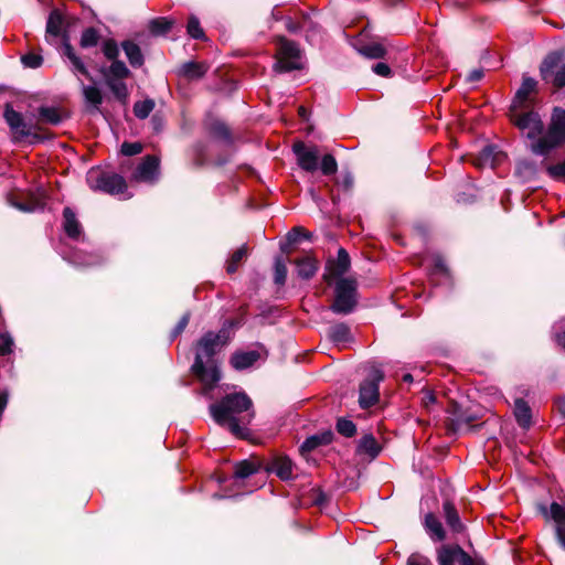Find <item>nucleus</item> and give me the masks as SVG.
<instances>
[{"instance_id":"obj_23","label":"nucleus","mask_w":565,"mask_h":565,"mask_svg":"<svg viewBox=\"0 0 565 565\" xmlns=\"http://www.w3.org/2000/svg\"><path fill=\"white\" fill-rule=\"evenodd\" d=\"M63 228L66 235L73 239L79 238L82 234V225L71 207H65L63 211Z\"/></svg>"},{"instance_id":"obj_41","label":"nucleus","mask_w":565,"mask_h":565,"mask_svg":"<svg viewBox=\"0 0 565 565\" xmlns=\"http://www.w3.org/2000/svg\"><path fill=\"white\" fill-rule=\"evenodd\" d=\"M154 108V102L152 99H145L137 102L134 105V114L139 119L147 118Z\"/></svg>"},{"instance_id":"obj_57","label":"nucleus","mask_w":565,"mask_h":565,"mask_svg":"<svg viewBox=\"0 0 565 565\" xmlns=\"http://www.w3.org/2000/svg\"><path fill=\"white\" fill-rule=\"evenodd\" d=\"M300 236H306L305 232L300 227H295L289 232L288 239L289 242L295 243Z\"/></svg>"},{"instance_id":"obj_55","label":"nucleus","mask_w":565,"mask_h":565,"mask_svg":"<svg viewBox=\"0 0 565 565\" xmlns=\"http://www.w3.org/2000/svg\"><path fill=\"white\" fill-rule=\"evenodd\" d=\"M372 70L376 75L383 76V77H388L392 73L390 66L383 62L376 63L372 67Z\"/></svg>"},{"instance_id":"obj_29","label":"nucleus","mask_w":565,"mask_h":565,"mask_svg":"<svg viewBox=\"0 0 565 565\" xmlns=\"http://www.w3.org/2000/svg\"><path fill=\"white\" fill-rule=\"evenodd\" d=\"M333 434L331 431H324L321 434L312 435L308 437L302 445L300 446V451L302 454L310 452L311 450L318 448L321 445H328L332 441Z\"/></svg>"},{"instance_id":"obj_1","label":"nucleus","mask_w":565,"mask_h":565,"mask_svg":"<svg viewBox=\"0 0 565 565\" xmlns=\"http://www.w3.org/2000/svg\"><path fill=\"white\" fill-rule=\"evenodd\" d=\"M213 419L227 428L234 436L245 438L254 417L252 399L245 393L227 394L210 406Z\"/></svg>"},{"instance_id":"obj_63","label":"nucleus","mask_w":565,"mask_h":565,"mask_svg":"<svg viewBox=\"0 0 565 565\" xmlns=\"http://www.w3.org/2000/svg\"><path fill=\"white\" fill-rule=\"evenodd\" d=\"M300 26L298 24H294L291 23L290 21H288L287 23V29L290 31V32H296Z\"/></svg>"},{"instance_id":"obj_39","label":"nucleus","mask_w":565,"mask_h":565,"mask_svg":"<svg viewBox=\"0 0 565 565\" xmlns=\"http://www.w3.org/2000/svg\"><path fill=\"white\" fill-rule=\"evenodd\" d=\"M99 33L94 28H87L82 32L79 44L83 49L96 46L99 41Z\"/></svg>"},{"instance_id":"obj_25","label":"nucleus","mask_w":565,"mask_h":565,"mask_svg":"<svg viewBox=\"0 0 565 565\" xmlns=\"http://www.w3.org/2000/svg\"><path fill=\"white\" fill-rule=\"evenodd\" d=\"M504 154L499 151L493 146H487L484 147L478 157V166L480 167H490L491 169H494L497 164H499Z\"/></svg>"},{"instance_id":"obj_48","label":"nucleus","mask_w":565,"mask_h":565,"mask_svg":"<svg viewBox=\"0 0 565 565\" xmlns=\"http://www.w3.org/2000/svg\"><path fill=\"white\" fill-rule=\"evenodd\" d=\"M337 430L345 437H352L356 431V427L353 422L342 418L337 423Z\"/></svg>"},{"instance_id":"obj_21","label":"nucleus","mask_w":565,"mask_h":565,"mask_svg":"<svg viewBox=\"0 0 565 565\" xmlns=\"http://www.w3.org/2000/svg\"><path fill=\"white\" fill-rule=\"evenodd\" d=\"M105 82L122 81L130 76V71L122 61H111L109 67L100 68Z\"/></svg>"},{"instance_id":"obj_9","label":"nucleus","mask_w":565,"mask_h":565,"mask_svg":"<svg viewBox=\"0 0 565 565\" xmlns=\"http://www.w3.org/2000/svg\"><path fill=\"white\" fill-rule=\"evenodd\" d=\"M228 342L227 331L222 329L220 332H206L196 344L195 356L201 355V361L210 359Z\"/></svg>"},{"instance_id":"obj_60","label":"nucleus","mask_w":565,"mask_h":565,"mask_svg":"<svg viewBox=\"0 0 565 565\" xmlns=\"http://www.w3.org/2000/svg\"><path fill=\"white\" fill-rule=\"evenodd\" d=\"M556 407L562 416L565 418V397H561L556 401Z\"/></svg>"},{"instance_id":"obj_27","label":"nucleus","mask_w":565,"mask_h":565,"mask_svg":"<svg viewBox=\"0 0 565 565\" xmlns=\"http://www.w3.org/2000/svg\"><path fill=\"white\" fill-rule=\"evenodd\" d=\"M355 50L367 58H383L386 54V49L382 43L379 42H370L362 43L358 42L355 45Z\"/></svg>"},{"instance_id":"obj_26","label":"nucleus","mask_w":565,"mask_h":565,"mask_svg":"<svg viewBox=\"0 0 565 565\" xmlns=\"http://www.w3.org/2000/svg\"><path fill=\"white\" fill-rule=\"evenodd\" d=\"M515 419L518 424L524 428L529 429L532 425V411L529 404L522 399L518 398L514 403V409H513Z\"/></svg>"},{"instance_id":"obj_16","label":"nucleus","mask_w":565,"mask_h":565,"mask_svg":"<svg viewBox=\"0 0 565 565\" xmlns=\"http://www.w3.org/2000/svg\"><path fill=\"white\" fill-rule=\"evenodd\" d=\"M262 355H267L263 345H259V350L236 351L232 354L230 363L235 370L242 371L253 366Z\"/></svg>"},{"instance_id":"obj_31","label":"nucleus","mask_w":565,"mask_h":565,"mask_svg":"<svg viewBox=\"0 0 565 565\" xmlns=\"http://www.w3.org/2000/svg\"><path fill=\"white\" fill-rule=\"evenodd\" d=\"M121 47L132 67H140L143 64V55L138 44L132 41H124Z\"/></svg>"},{"instance_id":"obj_61","label":"nucleus","mask_w":565,"mask_h":565,"mask_svg":"<svg viewBox=\"0 0 565 565\" xmlns=\"http://www.w3.org/2000/svg\"><path fill=\"white\" fill-rule=\"evenodd\" d=\"M352 185H353V178H352V175L351 174L344 175V178H343V186L345 189H351Z\"/></svg>"},{"instance_id":"obj_44","label":"nucleus","mask_w":565,"mask_h":565,"mask_svg":"<svg viewBox=\"0 0 565 565\" xmlns=\"http://www.w3.org/2000/svg\"><path fill=\"white\" fill-rule=\"evenodd\" d=\"M188 34L195 40H203L205 33L200 25V21L195 17H190L186 25Z\"/></svg>"},{"instance_id":"obj_14","label":"nucleus","mask_w":565,"mask_h":565,"mask_svg":"<svg viewBox=\"0 0 565 565\" xmlns=\"http://www.w3.org/2000/svg\"><path fill=\"white\" fill-rule=\"evenodd\" d=\"M192 371L209 388H212L221 380L220 369L214 361H207L205 364L204 361H201V355L195 356Z\"/></svg>"},{"instance_id":"obj_50","label":"nucleus","mask_w":565,"mask_h":565,"mask_svg":"<svg viewBox=\"0 0 565 565\" xmlns=\"http://www.w3.org/2000/svg\"><path fill=\"white\" fill-rule=\"evenodd\" d=\"M548 175L554 180H565V160L546 167Z\"/></svg>"},{"instance_id":"obj_28","label":"nucleus","mask_w":565,"mask_h":565,"mask_svg":"<svg viewBox=\"0 0 565 565\" xmlns=\"http://www.w3.org/2000/svg\"><path fill=\"white\" fill-rule=\"evenodd\" d=\"M329 339L337 345L345 347L352 341L350 328L344 323H338L329 329Z\"/></svg>"},{"instance_id":"obj_53","label":"nucleus","mask_w":565,"mask_h":565,"mask_svg":"<svg viewBox=\"0 0 565 565\" xmlns=\"http://www.w3.org/2000/svg\"><path fill=\"white\" fill-rule=\"evenodd\" d=\"M13 341L8 334H0V354L7 355L12 351Z\"/></svg>"},{"instance_id":"obj_56","label":"nucleus","mask_w":565,"mask_h":565,"mask_svg":"<svg viewBox=\"0 0 565 565\" xmlns=\"http://www.w3.org/2000/svg\"><path fill=\"white\" fill-rule=\"evenodd\" d=\"M429 561L419 554H412L408 557L407 565H428Z\"/></svg>"},{"instance_id":"obj_35","label":"nucleus","mask_w":565,"mask_h":565,"mask_svg":"<svg viewBox=\"0 0 565 565\" xmlns=\"http://www.w3.org/2000/svg\"><path fill=\"white\" fill-rule=\"evenodd\" d=\"M259 465L254 461L244 460L235 465L234 476L237 479H245L256 473Z\"/></svg>"},{"instance_id":"obj_32","label":"nucleus","mask_w":565,"mask_h":565,"mask_svg":"<svg viewBox=\"0 0 565 565\" xmlns=\"http://www.w3.org/2000/svg\"><path fill=\"white\" fill-rule=\"evenodd\" d=\"M443 509H444L445 519H446L448 526L456 533L461 532L463 529V525L460 521L459 514H458L455 505L450 501H445Z\"/></svg>"},{"instance_id":"obj_45","label":"nucleus","mask_w":565,"mask_h":565,"mask_svg":"<svg viewBox=\"0 0 565 565\" xmlns=\"http://www.w3.org/2000/svg\"><path fill=\"white\" fill-rule=\"evenodd\" d=\"M287 277V267L282 258L278 257L275 260L274 280L277 285H284Z\"/></svg>"},{"instance_id":"obj_30","label":"nucleus","mask_w":565,"mask_h":565,"mask_svg":"<svg viewBox=\"0 0 565 565\" xmlns=\"http://www.w3.org/2000/svg\"><path fill=\"white\" fill-rule=\"evenodd\" d=\"M297 274L302 279H310L318 270V260L313 257L306 256L296 262Z\"/></svg>"},{"instance_id":"obj_3","label":"nucleus","mask_w":565,"mask_h":565,"mask_svg":"<svg viewBox=\"0 0 565 565\" xmlns=\"http://www.w3.org/2000/svg\"><path fill=\"white\" fill-rule=\"evenodd\" d=\"M511 122L526 137L531 143L544 135V124L534 108L509 111Z\"/></svg>"},{"instance_id":"obj_46","label":"nucleus","mask_w":565,"mask_h":565,"mask_svg":"<svg viewBox=\"0 0 565 565\" xmlns=\"http://www.w3.org/2000/svg\"><path fill=\"white\" fill-rule=\"evenodd\" d=\"M103 53L109 61H117L119 55V49L116 41L109 39L103 43Z\"/></svg>"},{"instance_id":"obj_20","label":"nucleus","mask_w":565,"mask_h":565,"mask_svg":"<svg viewBox=\"0 0 565 565\" xmlns=\"http://www.w3.org/2000/svg\"><path fill=\"white\" fill-rule=\"evenodd\" d=\"M210 65L205 62L190 61L181 65L178 75L188 81H196L202 78L209 71Z\"/></svg>"},{"instance_id":"obj_33","label":"nucleus","mask_w":565,"mask_h":565,"mask_svg":"<svg viewBox=\"0 0 565 565\" xmlns=\"http://www.w3.org/2000/svg\"><path fill=\"white\" fill-rule=\"evenodd\" d=\"M515 172L523 181H531L536 177L539 167L535 162L524 159L516 163Z\"/></svg>"},{"instance_id":"obj_47","label":"nucleus","mask_w":565,"mask_h":565,"mask_svg":"<svg viewBox=\"0 0 565 565\" xmlns=\"http://www.w3.org/2000/svg\"><path fill=\"white\" fill-rule=\"evenodd\" d=\"M21 62L22 64L25 66V67H29V68H38L42 65L43 63V57L42 55L40 54H36V53H33V52H30V53H26L24 54L22 57H21Z\"/></svg>"},{"instance_id":"obj_36","label":"nucleus","mask_w":565,"mask_h":565,"mask_svg":"<svg viewBox=\"0 0 565 565\" xmlns=\"http://www.w3.org/2000/svg\"><path fill=\"white\" fill-rule=\"evenodd\" d=\"M40 121L51 125H57L62 121V115L56 107H40Z\"/></svg>"},{"instance_id":"obj_2","label":"nucleus","mask_w":565,"mask_h":565,"mask_svg":"<svg viewBox=\"0 0 565 565\" xmlns=\"http://www.w3.org/2000/svg\"><path fill=\"white\" fill-rule=\"evenodd\" d=\"M565 142V109L554 107L547 129L536 142L530 143V149L539 156H547Z\"/></svg>"},{"instance_id":"obj_43","label":"nucleus","mask_w":565,"mask_h":565,"mask_svg":"<svg viewBox=\"0 0 565 565\" xmlns=\"http://www.w3.org/2000/svg\"><path fill=\"white\" fill-rule=\"evenodd\" d=\"M321 172L324 175H333L338 171V163L332 154H324L320 164Z\"/></svg>"},{"instance_id":"obj_59","label":"nucleus","mask_w":565,"mask_h":565,"mask_svg":"<svg viewBox=\"0 0 565 565\" xmlns=\"http://www.w3.org/2000/svg\"><path fill=\"white\" fill-rule=\"evenodd\" d=\"M7 404H8V394L2 392V393H0V416L2 415Z\"/></svg>"},{"instance_id":"obj_17","label":"nucleus","mask_w":565,"mask_h":565,"mask_svg":"<svg viewBox=\"0 0 565 565\" xmlns=\"http://www.w3.org/2000/svg\"><path fill=\"white\" fill-rule=\"evenodd\" d=\"M3 116L12 132L19 137H28L31 135V129L24 121L23 116L19 111H15L10 105L6 106Z\"/></svg>"},{"instance_id":"obj_15","label":"nucleus","mask_w":565,"mask_h":565,"mask_svg":"<svg viewBox=\"0 0 565 565\" xmlns=\"http://www.w3.org/2000/svg\"><path fill=\"white\" fill-rule=\"evenodd\" d=\"M159 177V159L154 156H147L137 167L132 179L141 182H154Z\"/></svg>"},{"instance_id":"obj_62","label":"nucleus","mask_w":565,"mask_h":565,"mask_svg":"<svg viewBox=\"0 0 565 565\" xmlns=\"http://www.w3.org/2000/svg\"><path fill=\"white\" fill-rule=\"evenodd\" d=\"M556 342L565 349V330L562 333L556 334Z\"/></svg>"},{"instance_id":"obj_42","label":"nucleus","mask_w":565,"mask_h":565,"mask_svg":"<svg viewBox=\"0 0 565 565\" xmlns=\"http://www.w3.org/2000/svg\"><path fill=\"white\" fill-rule=\"evenodd\" d=\"M149 28L154 34H164L172 28V22L166 18L153 19Z\"/></svg>"},{"instance_id":"obj_24","label":"nucleus","mask_w":565,"mask_h":565,"mask_svg":"<svg viewBox=\"0 0 565 565\" xmlns=\"http://www.w3.org/2000/svg\"><path fill=\"white\" fill-rule=\"evenodd\" d=\"M424 527L433 541H444L446 532L441 522L434 513H427L424 519Z\"/></svg>"},{"instance_id":"obj_37","label":"nucleus","mask_w":565,"mask_h":565,"mask_svg":"<svg viewBox=\"0 0 565 565\" xmlns=\"http://www.w3.org/2000/svg\"><path fill=\"white\" fill-rule=\"evenodd\" d=\"M359 451L371 456L372 458L376 457L380 452V446L376 439L372 435H366L361 438L359 444Z\"/></svg>"},{"instance_id":"obj_51","label":"nucleus","mask_w":565,"mask_h":565,"mask_svg":"<svg viewBox=\"0 0 565 565\" xmlns=\"http://www.w3.org/2000/svg\"><path fill=\"white\" fill-rule=\"evenodd\" d=\"M106 85L117 98H125L127 96V87L122 81L106 82Z\"/></svg>"},{"instance_id":"obj_34","label":"nucleus","mask_w":565,"mask_h":565,"mask_svg":"<svg viewBox=\"0 0 565 565\" xmlns=\"http://www.w3.org/2000/svg\"><path fill=\"white\" fill-rule=\"evenodd\" d=\"M64 55L72 63L74 72H77L81 75H84L88 79L92 78L88 70L86 68V66L84 64V62L75 54L72 45L70 43H67V42L64 44Z\"/></svg>"},{"instance_id":"obj_13","label":"nucleus","mask_w":565,"mask_h":565,"mask_svg":"<svg viewBox=\"0 0 565 565\" xmlns=\"http://www.w3.org/2000/svg\"><path fill=\"white\" fill-rule=\"evenodd\" d=\"M350 265L348 252L344 248H339L337 258L327 262L323 279L329 285L337 279H342V276L349 271Z\"/></svg>"},{"instance_id":"obj_38","label":"nucleus","mask_w":565,"mask_h":565,"mask_svg":"<svg viewBox=\"0 0 565 565\" xmlns=\"http://www.w3.org/2000/svg\"><path fill=\"white\" fill-rule=\"evenodd\" d=\"M248 248L246 245H242L237 248L227 260L226 270L228 274H234L242 260L247 256Z\"/></svg>"},{"instance_id":"obj_54","label":"nucleus","mask_w":565,"mask_h":565,"mask_svg":"<svg viewBox=\"0 0 565 565\" xmlns=\"http://www.w3.org/2000/svg\"><path fill=\"white\" fill-rule=\"evenodd\" d=\"M189 320H190L189 313H184L181 317V319L179 320V322L177 323V326L174 327V329L172 331L173 338H177L179 334H181L183 332V330L186 328V326L189 323Z\"/></svg>"},{"instance_id":"obj_4","label":"nucleus","mask_w":565,"mask_h":565,"mask_svg":"<svg viewBox=\"0 0 565 565\" xmlns=\"http://www.w3.org/2000/svg\"><path fill=\"white\" fill-rule=\"evenodd\" d=\"M87 182L94 190H99L113 195L124 194L127 190L125 179L117 174L92 169L87 174Z\"/></svg>"},{"instance_id":"obj_52","label":"nucleus","mask_w":565,"mask_h":565,"mask_svg":"<svg viewBox=\"0 0 565 565\" xmlns=\"http://www.w3.org/2000/svg\"><path fill=\"white\" fill-rule=\"evenodd\" d=\"M142 151L140 142H124L121 145V153L125 156H135Z\"/></svg>"},{"instance_id":"obj_19","label":"nucleus","mask_w":565,"mask_h":565,"mask_svg":"<svg viewBox=\"0 0 565 565\" xmlns=\"http://www.w3.org/2000/svg\"><path fill=\"white\" fill-rule=\"evenodd\" d=\"M552 519L556 523V537L561 546L565 550V503L553 502L550 507Z\"/></svg>"},{"instance_id":"obj_22","label":"nucleus","mask_w":565,"mask_h":565,"mask_svg":"<svg viewBox=\"0 0 565 565\" xmlns=\"http://www.w3.org/2000/svg\"><path fill=\"white\" fill-rule=\"evenodd\" d=\"M63 17L57 10H53L47 19L45 40L50 44H56L62 33Z\"/></svg>"},{"instance_id":"obj_11","label":"nucleus","mask_w":565,"mask_h":565,"mask_svg":"<svg viewBox=\"0 0 565 565\" xmlns=\"http://www.w3.org/2000/svg\"><path fill=\"white\" fill-rule=\"evenodd\" d=\"M537 82L532 77H523L520 88L516 90L510 111L534 108Z\"/></svg>"},{"instance_id":"obj_8","label":"nucleus","mask_w":565,"mask_h":565,"mask_svg":"<svg viewBox=\"0 0 565 565\" xmlns=\"http://www.w3.org/2000/svg\"><path fill=\"white\" fill-rule=\"evenodd\" d=\"M541 76L546 83L561 88L565 86V63L558 52L548 54L540 67Z\"/></svg>"},{"instance_id":"obj_12","label":"nucleus","mask_w":565,"mask_h":565,"mask_svg":"<svg viewBox=\"0 0 565 565\" xmlns=\"http://www.w3.org/2000/svg\"><path fill=\"white\" fill-rule=\"evenodd\" d=\"M292 151L296 154L298 166L307 171L315 172L319 163V150L317 146H307L302 141H297L292 146Z\"/></svg>"},{"instance_id":"obj_58","label":"nucleus","mask_w":565,"mask_h":565,"mask_svg":"<svg viewBox=\"0 0 565 565\" xmlns=\"http://www.w3.org/2000/svg\"><path fill=\"white\" fill-rule=\"evenodd\" d=\"M482 76H483V72L481 70H473L472 72L469 73L468 81L469 82H478L482 78Z\"/></svg>"},{"instance_id":"obj_40","label":"nucleus","mask_w":565,"mask_h":565,"mask_svg":"<svg viewBox=\"0 0 565 565\" xmlns=\"http://www.w3.org/2000/svg\"><path fill=\"white\" fill-rule=\"evenodd\" d=\"M83 95L86 103L95 107H98L103 102L102 93L96 86L83 85Z\"/></svg>"},{"instance_id":"obj_5","label":"nucleus","mask_w":565,"mask_h":565,"mask_svg":"<svg viewBox=\"0 0 565 565\" xmlns=\"http://www.w3.org/2000/svg\"><path fill=\"white\" fill-rule=\"evenodd\" d=\"M356 280L351 277L339 279L335 284V298L331 310L335 313L348 315L356 305Z\"/></svg>"},{"instance_id":"obj_10","label":"nucleus","mask_w":565,"mask_h":565,"mask_svg":"<svg viewBox=\"0 0 565 565\" xmlns=\"http://www.w3.org/2000/svg\"><path fill=\"white\" fill-rule=\"evenodd\" d=\"M384 375L381 370L373 369L360 386L359 403L362 408H367L379 401V383L383 380Z\"/></svg>"},{"instance_id":"obj_49","label":"nucleus","mask_w":565,"mask_h":565,"mask_svg":"<svg viewBox=\"0 0 565 565\" xmlns=\"http://www.w3.org/2000/svg\"><path fill=\"white\" fill-rule=\"evenodd\" d=\"M211 134L218 138L228 141L231 139V132L225 124L216 121L211 126Z\"/></svg>"},{"instance_id":"obj_18","label":"nucleus","mask_w":565,"mask_h":565,"mask_svg":"<svg viewBox=\"0 0 565 565\" xmlns=\"http://www.w3.org/2000/svg\"><path fill=\"white\" fill-rule=\"evenodd\" d=\"M266 470L274 472L281 480H290L294 477L292 461L286 456H279L270 460Z\"/></svg>"},{"instance_id":"obj_64","label":"nucleus","mask_w":565,"mask_h":565,"mask_svg":"<svg viewBox=\"0 0 565 565\" xmlns=\"http://www.w3.org/2000/svg\"><path fill=\"white\" fill-rule=\"evenodd\" d=\"M298 113L303 119L307 117V109L303 106L299 107Z\"/></svg>"},{"instance_id":"obj_7","label":"nucleus","mask_w":565,"mask_h":565,"mask_svg":"<svg viewBox=\"0 0 565 565\" xmlns=\"http://www.w3.org/2000/svg\"><path fill=\"white\" fill-rule=\"evenodd\" d=\"M438 565H484L483 559L469 555L458 544H443L436 551Z\"/></svg>"},{"instance_id":"obj_6","label":"nucleus","mask_w":565,"mask_h":565,"mask_svg":"<svg viewBox=\"0 0 565 565\" xmlns=\"http://www.w3.org/2000/svg\"><path fill=\"white\" fill-rule=\"evenodd\" d=\"M276 60L274 67L277 72H290L302 67L299 46L285 38L278 39Z\"/></svg>"}]
</instances>
